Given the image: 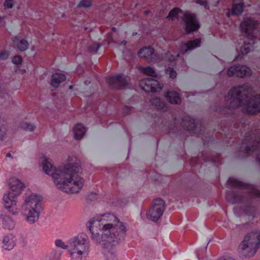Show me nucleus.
Returning a JSON list of instances; mask_svg holds the SVG:
<instances>
[{
    "label": "nucleus",
    "instance_id": "1",
    "mask_svg": "<svg viewBox=\"0 0 260 260\" xmlns=\"http://www.w3.org/2000/svg\"><path fill=\"white\" fill-rule=\"evenodd\" d=\"M88 223L93 241L107 249L106 260H117L115 251L110 248L124 239L127 231L126 224L110 213L97 215Z\"/></svg>",
    "mask_w": 260,
    "mask_h": 260
},
{
    "label": "nucleus",
    "instance_id": "2",
    "mask_svg": "<svg viewBox=\"0 0 260 260\" xmlns=\"http://www.w3.org/2000/svg\"><path fill=\"white\" fill-rule=\"evenodd\" d=\"M72 159L66 164L56 167L51 161L45 157L42 166L44 172L52 177L56 188L67 193H76L82 189L84 180L81 176L82 170L79 161L76 157Z\"/></svg>",
    "mask_w": 260,
    "mask_h": 260
},
{
    "label": "nucleus",
    "instance_id": "3",
    "mask_svg": "<svg viewBox=\"0 0 260 260\" xmlns=\"http://www.w3.org/2000/svg\"><path fill=\"white\" fill-rule=\"evenodd\" d=\"M252 91V88L248 84L233 87L225 97L226 106L232 109L242 106L244 113L256 115L260 112V94L248 98Z\"/></svg>",
    "mask_w": 260,
    "mask_h": 260
},
{
    "label": "nucleus",
    "instance_id": "4",
    "mask_svg": "<svg viewBox=\"0 0 260 260\" xmlns=\"http://www.w3.org/2000/svg\"><path fill=\"white\" fill-rule=\"evenodd\" d=\"M23 202L19 209L21 214L27 223L34 224L38 220L43 210L40 203L42 197L28 191L23 196Z\"/></svg>",
    "mask_w": 260,
    "mask_h": 260
},
{
    "label": "nucleus",
    "instance_id": "5",
    "mask_svg": "<svg viewBox=\"0 0 260 260\" xmlns=\"http://www.w3.org/2000/svg\"><path fill=\"white\" fill-rule=\"evenodd\" d=\"M69 253L72 260H82L88 254L90 242L88 236L81 233L69 240Z\"/></svg>",
    "mask_w": 260,
    "mask_h": 260
},
{
    "label": "nucleus",
    "instance_id": "6",
    "mask_svg": "<svg viewBox=\"0 0 260 260\" xmlns=\"http://www.w3.org/2000/svg\"><path fill=\"white\" fill-rule=\"evenodd\" d=\"M10 190L4 195L3 201L5 207L13 214L18 213L17 207V197L19 196L25 186L17 178H12L10 182Z\"/></svg>",
    "mask_w": 260,
    "mask_h": 260
},
{
    "label": "nucleus",
    "instance_id": "7",
    "mask_svg": "<svg viewBox=\"0 0 260 260\" xmlns=\"http://www.w3.org/2000/svg\"><path fill=\"white\" fill-rule=\"evenodd\" d=\"M258 124L252 125L245 134L241 147V151L249 154L257 149L260 150V129Z\"/></svg>",
    "mask_w": 260,
    "mask_h": 260
},
{
    "label": "nucleus",
    "instance_id": "8",
    "mask_svg": "<svg viewBox=\"0 0 260 260\" xmlns=\"http://www.w3.org/2000/svg\"><path fill=\"white\" fill-rule=\"evenodd\" d=\"M260 247V232L248 233L240 245L241 254L245 257L253 256Z\"/></svg>",
    "mask_w": 260,
    "mask_h": 260
},
{
    "label": "nucleus",
    "instance_id": "9",
    "mask_svg": "<svg viewBox=\"0 0 260 260\" xmlns=\"http://www.w3.org/2000/svg\"><path fill=\"white\" fill-rule=\"evenodd\" d=\"M165 209L164 201L160 199H155L146 213V217L152 221H157L162 215Z\"/></svg>",
    "mask_w": 260,
    "mask_h": 260
},
{
    "label": "nucleus",
    "instance_id": "10",
    "mask_svg": "<svg viewBox=\"0 0 260 260\" xmlns=\"http://www.w3.org/2000/svg\"><path fill=\"white\" fill-rule=\"evenodd\" d=\"M257 24L252 19L245 18L240 24L241 31L246 37L257 38Z\"/></svg>",
    "mask_w": 260,
    "mask_h": 260
},
{
    "label": "nucleus",
    "instance_id": "11",
    "mask_svg": "<svg viewBox=\"0 0 260 260\" xmlns=\"http://www.w3.org/2000/svg\"><path fill=\"white\" fill-rule=\"evenodd\" d=\"M250 69L246 66L236 64L230 67L227 71L229 77L236 76L240 78L250 77L251 75Z\"/></svg>",
    "mask_w": 260,
    "mask_h": 260
},
{
    "label": "nucleus",
    "instance_id": "12",
    "mask_svg": "<svg viewBox=\"0 0 260 260\" xmlns=\"http://www.w3.org/2000/svg\"><path fill=\"white\" fill-rule=\"evenodd\" d=\"M228 183L232 187H242L245 189L247 190V192L248 193L250 196L260 198V191L256 189L252 185L244 184L243 182L233 177H231L229 179Z\"/></svg>",
    "mask_w": 260,
    "mask_h": 260
},
{
    "label": "nucleus",
    "instance_id": "13",
    "mask_svg": "<svg viewBox=\"0 0 260 260\" xmlns=\"http://www.w3.org/2000/svg\"><path fill=\"white\" fill-rule=\"evenodd\" d=\"M141 88L145 92H157L160 90L162 87L158 82L151 78H147L142 80L140 83Z\"/></svg>",
    "mask_w": 260,
    "mask_h": 260
},
{
    "label": "nucleus",
    "instance_id": "14",
    "mask_svg": "<svg viewBox=\"0 0 260 260\" xmlns=\"http://www.w3.org/2000/svg\"><path fill=\"white\" fill-rule=\"evenodd\" d=\"M182 19L185 24V30L187 33L196 31L199 28L200 25L194 14L188 12L185 13Z\"/></svg>",
    "mask_w": 260,
    "mask_h": 260
},
{
    "label": "nucleus",
    "instance_id": "15",
    "mask_svg": "<svg viewBox=\"0 0 260 260\" xmlns=\"http://www.w3.org/2000/svg\"><path fill=\"white\" fill-rule=\"evenodd\" d=\"M140 57L145 58L150 62H155L164 58L163 57L154 52V49L150 46L142 48L138 52Z\"/></svg>",
    "mask_w": 260,
    "mask_h": 260
},
{
    "label": "nucleus",
    "instance_id": "16",
    "mask_svg": "<svg viewBox=\"0 0 260 260\" xmlns=\"http://www.w3.org/2000/svg\"><path fill=\"white\" fill-rule=\"evenodd\" d=\"M128 77L122 74L109 77L108 80L109 85L115 89L125 86L128 84Z\"/></svg>",
    "mask_w": 260,
    "mask_h": 260
},
{
    "label": "nucleus",
    "instance_id": "17",
    "mask_svg": "<svg viewBox=\"0 0 260 260\" xmlns=\"http://www.w3.org/2000/svg\"><path fill=\"white\" fill-rule=\"evenodd\" d=\"M257 38L246 37L243 44L240 47V51L243 55L246 54L254 49V46L258 43Z\"/></svg>",
    "mask_w": 260,
    "mask_h": 260
},
{
    "label": "nucleus",
    "instance_id": "18",
    "mask_svg": "<svg viewBox=\"0 0 260 260\" xmlns=\"http://www.w3.org/2000/svg\"><path fill=\"white\" fill-rule=\"evenodd\" d=\"M16 238L12 234L4 236L3 240V248L7 250L12 249L16 245Z\"/></svg>",
    "mask_w": 260,
    "mask_h": 260
},
{
    "label": "nucleus",
    "instance_id": "19",
    "mask_svg": "<svg viewBox=\"0 0 260 260\" xmlns=\"http://www.w3.org/2000/svg\"><path fill=\"white\" fill-rule=\"evenodd\" d=\"M0 220L4 228L8 230H12L15 226V222L13 219L9 216L0 214Z\"/></svg>",
    "mask_w": 260,
    "mask_h": 260
},
{
    "label": "nucleus",
    "instance_id": "20",
    "mask_svg": "<svg viewBox=\"0 0 260 260\" xmlns=\"http://www.w3.org/2000/svg\"><path fill=\"white\" fill-rule=\"evenodd\" d=\"M200 43L201 41L199 39L190 41L187 43L183 44L181 46L180 51L182 53H184L188 50H192L199 46Z\"/></svg>",
    "mask_w": 260,
    "mask_h": 260
},
{
    "label": "nucleus",
    "instance_id": "21",
    "mask_svg": "<svg viewBox=\"0 0 260 260\" xmlns=\"http://www.w3.org/2000/svg\"><path fill=\"white\" fill-rule=\"evenodd\" d=\"M74 138L76 140H80L84 136L86 129L85 126L81 123H77L73 128Z\"/></svg>",
    "mask_w": 260,
    "mask_h": 260
},
{
    "label": "nucleus",
    "instance_id": "22",
    "mask_svg": "<svg viewBox=\"0 0 260 260\" xmlns=\"http://www.w3.org/2000/svg\"><path fill=\"white\" fill-rule=\"evenodd\" d=\"M182 125L184 128L190 131H194L196 127L195 119L189 116H185L183 119Z\"/></svg>",
    "mask_w": 260,
    "mask_h": 260
},
{
    "label": "nucleus",
    "instance_id": "23",
    "mask_svg": "<svg viewBox=\"0 0 260 260\" xmlns=\"http://www.w3.org/2000/svg\"><path fill=\"white\" fill-rule=\"evenodd\" d=\"M244 10V3L242 0H233L232 14L241 15Z\"/></svg>",
    "mask_w": 260,
    "mask_h": 260
},
{
    "label": "nucleus",
    "instance_id": "24",
    "mask_svg": "<svg viewBox=\"0 0 260 260\" xmlns=\"http://www.w3.org/2000/svg\"><path fill=\"white\" fill-rule=\"evenodd\" d=\"M14 43L20 51L26 50L29 46L28 42L20 36H16L14 38Z\"/></svg>",
    "mask_w": 260,
    "mask_h": 260
},
{
    "label": "nucleus",
    "instance_id": "25",
    "mask_svg": "<svg viewBox=\"0 0 260 260\" xmlns=\"http://www.w3.org/2000/svg\"><path fill=\"white\" fill-rule=\"evenodd\" d=\"M66 79V77L64 74L59 73H55L52 76L51 85L53 87H57Z\"/></svg>",
    "mask_w": 260,
    "mask_h": 260
},
{
    "label": "nucleus",
    "instance_id": "26",
    "mask_svg": "<svg viewBox=\"0 0 260 260\" xmlns=\"http://www.w3.org/2000/svg\"><path fill=\"white\" fill-rule=\"evenodd\" d=\"M166 99L170 103L173 104H178L181 102L179 94L175 91H168L165 95Z\"/></svg>",
    "mask_w": 260,
    "mask_h": 260
},
{
    "label": "nucleus",
    "instance_id": "27",
    "mask_svg": "<svg viewBox=\"0 0 260 260\" xmlns=\"http://www.w3.org/2000/svg\"><path fill=\"white\" fill-rule=\"evenodd\" d=\"M150 102L153 106L156 107L158 109L164 111L168 109L166 103L159 98H153L150 100Z\"/></svg>",
    "mask_w": 260,
    "mask_h": 260
},
{
    "label": "nucleus",
    "instance_id": "28",
    "mask_svg": "<svg viewBox=\"0 0 260 260\" xmlns=\"http://www.w3.org/2000/svg\"><path fill=\"white\" fill-rule=\"evenodd\" d=\"M2 117L0 116V140H5L8 135L9 126L7 122L2 120Z\"/></svg>",
    "mask_w": 260,
    "mask_h": 260
},
{
    "label": "nucleus",
    "instance_id": "29",
    "mask_svg": "<svg viewBox=\"0 0 260 260\" xmlns=\"http://www.w3.org/2000/svg\"><path fill=\"white\" fill-rule=\"evenodd\" d=\"M226 199L229 202L232 204L239 203L244 200L240 195L232 192H228L226 193Z\"/></svg>",
    "mask_w": 260,
    "mask_h": 260
},
{
    "label": "nucleus",
    "instance_id": "30",
    "mask_svg": "<svg viewBox=\"0 0 260 260\" xmlns=\"http://www.w3.org/2000/svg\"><path fill=\"white\" fill-rule=\"evenodd\" d=\"M8 86L5 84H0V97L4 101L10 99V94L8 91Z\"/></svg>",
    "mask_w": 260,
    "mask_h": 260
},
{
    "label": "nucleus",
    "instance_id": "31",
    "mask_svg": "<svg viewBox=\"0 0 260 260\" xmlns=\"http://www.w3.org/2000/svg\"><path fill=\"white\" fill-rule=\"evenodd\" d=\"M140 70L146 75L153 77H156L157 76V74L155 70L150 67H147L146 68L141 67H140Z\"/></svg>",
    "mask_w": 260,
    "mask_h": 260
},
{
    "label": "nucleus",
    "instance_id": "32",
    "mask_svg": "<svg viewBox=\"0 0 260 260\" xmlns=\"http://www.w3.org/2000/svg\"><path fill=\"white\" fill-rule=\"evenodd\" d=\"M20 127L25 131L30 132L34 131L36 128V126L34 124L26 122H21L20 124Z\"/></svg>",
    "mask_w": 260,
    "mask_h": 260
},
{
    "label": "nucleus",
    "instance_id": "33",
    "mask_svg": "<svg viewBox=\"0 0 260 260\" xmlns=\"http://www.w3.org/2000/svg\"><path fill=\"white\" fill-rule=\"evenodd\" d=\"M92 5L91 0H80L77 5V7L80 8H88Z\"/></svg>",
    "mask_w": 260,
    "mask_h": 260
},
{
    "label": "nucleus",
    "instance_id": "34",
    "mask_svg": "<svg viewBox=\"0 0 260 260\" xmlns=\"http://www.w3.org/2000/svg\"><path fill=\"white\" fill-rule=\"evenodd\" d=\"M55 245L59 248H61L63 249H68V252H69V241L68 242V244H66L64 242H63L60 239H57L55 241Z\"/></svg>",
    "mask_w": 260,
    "mask_h": 260
},
{
    "label": "nucleus",
    "instance_id": "35",
    "mask_svg": "<svg viewBox=\"0 0 260 260\" xmlns=\"http://www.w3.org/2000/svg\"><path fill=\"white\" fill-rule=\"evenodd\" d=\"M181 10L178 8H174L171 10L168 16V18L172 20H174L177 18L178 15Z\"/></svg>",
    "mask_w": 260,
    "mask_h": 260
},
{
    "label": "nucleus",
    "instance_id": "36",
    "mask_svg": "<svg viewBox=\"0 0 260 260\" xmlns=\"http://www.w3.org/2000/svg\"><path fill=\"white\" fill-rule=\"evenodd\" d=\"M101 45L99 43H93L88 47V50L92 53H95L98 51Z\"/></svg>",
    "mask_w": 260,
    "mask_h": 260
},
{
    "label": "nucleus",
    "instance_id": "37",
    "mask_svg": "<svg viewBox=\"0 0 260 260\" xmlns=\"http://www.w3.org/2000/svg\"><path fill=\"white\" fill-rule=\"evenodd\" d=\"M166 74L169 75L170 77L172 79H174L177 76L176 72L171 68H168L166 70Z\"/></svg>",
    "mask_w": 260,
    "mask_h": 260
},
{
    "label": "nucleus",
    "instance_id": "38",
    "mask_svg": "<svg viewBox=\"0 0 260 260\" xmlns=\"http://www.w3.org/2000/svg\"><path fill=\"white\" fill-rule=\"evenodd\" d=\"M5 9H11L13 7V0H6L4 4Z\"/></svg>",
    "mask_w": 260,
    "mask_h": 260
},
{
    "label": "nucleus",
    "instance_id": "39",
    "mask_svg": "<svg viewBox=\"0 0 260 260\" xmlns=\"http://www.w3.org/2000/svg\"><path fill=\"white\" fill-rule=\"evenodd\" d=\"M9 56L8 51L4 50L0 52V60H6Z\"/></svg>",
    "mask_w": 260,
    "mask_h": 260
},
{
    "label": "nucleus",
    "instance_id": "40",
    "mask_svg": "<svg viewBox=\"0 0 260 260\" xmlns=\"http://www.w3.org/2000/svg\"><path fill=\"white\" fill-rule=\"evenodd\" d=\"M22 61V58L20 56H15L12 59V62L16 64H20Z\"/></svg>",
    "mask_w": 260,
    "mask_h": 260
},
{
    "label": "nucleus",
    "instance_id": "41",
    "mask_svg": "<svg viewBox=\"0 0 260 260\" xmlns=\"http://www.w3.org/2000/svg\"><path fill=\"white\" fill-rule=\"evenodd\" d=\"M197 4H198L200 5L204 6L205 8L206 9H209V7L206 1H201V0H197L196 1Z\"/></svg>",
    "mask_w": 260,
    "mask_h": 260
},
{
    "label": "nucleus",
    "instance_id": "42",
    "mask_svg": "<svg viewBox=\"0 0 260 260\" xmlns=\"http://www.w3.org/2000/svg\"><path fill=\"white\" fill-rule=\"evenodd\" d=\"M131 110V109L130 107H129L128 106H125L123 109V113L125 115H127L130 113Z\"/></svg>",
    "mask_w": 260,
    "mask_h": 260
},
{
    "label": "nucleus",
    "instance_id": "43",
    "mask_svg": "<svg viewBox=\"0 0 260 260\" xmlns=\"http://www.w3.org/2000/svg\"><path fill=\"white\" fill-rule=\"evenodd\" d=\"M6 24V22L4 20V17L0 16V27L4 26Z\"/></svg>",
    "mask_w": 260,
    "mask_h": 260
},
{
    "label": "nucleus",
    "instance_id": "44",
    "mask_svg": "<svg viewBox=\"0 0 260 260\" xmlns=\"http://www.w3.org/2000/svg\"><path fill=\"white\" fill-rule=\"evenodd\" d=\"M218 260H235L233 258L231 257H222Z\"/></svg>",
    "mask_w": 260,
    "mask_h": 260
},
{
    "label": "nucleus",
    "instance_id": "45",
    "mask_svg": "<svg viewBox=\"0 0 260 260\" xmlns=\"http://www.w3.org/2000/svg\"><path fill=\"white\" fill-rule=\"evenodd\" d=\"M232 14V12L231 13L229 11L226 13V15L227 17H229Z\"/></svg>",
    "mask_w": 260,
    "mask_h": 260
},
{
    "label": "nucleus",
    "instance_id": "46",
    "mask_svg": "<svg viewBox=\"0 0 260 260\" xmlns=\"http://www.w3.org/2000/svg\"><path fill=\"white\" fill-rule=\"evenodd\" d=\"M257 160L258 162V163L260 164V153L257 155Z\"/></svg>",
    "mask_w": 260,
    "mask_h": 260
},
{
    "label": "nucleus",
    "instance_id": "47",
    "mask_svg": "<svg viewBox=\"0 0 260 260\" xmlns=\"http://www.w3.org/2000/svg\"><path fill=\"white\" fill-rule=\"evenodd\" d=\"M121 44L123 46H125L126 44V42L125 41H123L121 42Z\"/></svg>",
    "mask_w": 260,
    "mask_h": 260
},
{
    "label": "nucleus",
    "instance_id": "48",
    "mask_svg": "<svg viewBox=\"0 0 260 260\" xmlns=\"http://www.w3.org/2000/svg\"><path fill=\"white\" fill-rule=\"evenodd\" d=\"M55 254H56V252H55V251H53L51 253V255L52 256H54Z\"/></svg>",
    "mask_w": 260,
    "mask_h": 260
},
{
    "label": "nucleus",
    "instance_id": "49",
    "mask_svg": "<svg viewBox=\"0 0 260 260\" xmlns=\"http://www.w3.org/2000/svg\"><path fill=\"white\" fill-rule=\"evenodd\" d=\"M90 83V80H87L86 81H85V84L87 85L88 83Z\"/></svg>",
    "mask_w": 260,
    "mask_h": 260
},
{
    "label": "nucleus",
    "instance_id": "50",
    "mask_svg": "<svg viewBox=\"0 0 260 260\" xmlns=\"http://www.w3.org/2000/svg\"><path fill=\"white\" fill-rule=\"evenodd\" d=\"M6 156L7 157H11V154L10 153H8Z\"/></svg>",
    "mask_w": 260,
    "mask_h": 260
},
{
    "label": "nucleus",
    "instance_id": "51",
    "mask_svg": "<svg viewBox=\"0 0 260 260\" xmlns=\"http://www.w3.org/2000/svg\"><path fill=\"white\" fill-rule=\"evenodd\" d=\"M115 29H116V28H115V27H113V28H112V30H113V31H115Z\"/></svg>",
    "mask_w": 260,
    "mask_h": 260
},
{
    "label": "nucleus",
    "instance_id": "52",
    "mask_svg": "<svg viewBox=\"0 0 260 260\" xmlns=\"http://www.w3.org/2000/svg\"><path fill=\"white\" fill-rule=\"evenodd\" d=\"M57 258H58V257H55V258H54V259H53V260H57Z\"/></svg>",
    "mask_w": 260,
    "mask_h": 260
}]
</instances>
